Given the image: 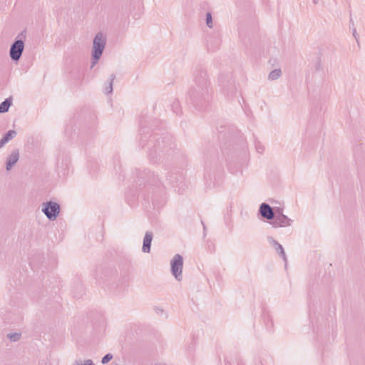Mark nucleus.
<instances>
[{"mask_svg": "<svg viewBox=\"0 0 365 365\" xmlns=\"http://www.w3.org/2000/svg\"><path fill=\"white\" fill-rule=\"evenodd\" d=\"M106 44V36L103 33H98L93 38L91 51V68L100 60Z\"/></svg>", "mask_w": 365, "mask_h": 365, "instance_id": "1", "label": "nucleus"}, {"mask_svg": "<svg viewBox=\"0 0 365 365\" xmlns=\"http://www.w3.org/2000/svg\"><path fill=\"white\" fill-rule=\"evenodd\" d=\"M42 206V212L48 220H55L57 218L60 212V206L57 202L51 201L46 202H43Z\"/></svg>", "mask_w": 365, "mask_h": 365, "instance_id": "2", "label": "nucleus"}, {"mask_svg": "<svg viewBox=\"0 0 365 365\" xmlns=\"http://www.w3.org/2000/svg\"><path fill=\"white\" fill-rule=\"evenodd\" d=\"M172 274L175 279L180 281L182 278V271L183 266V259L179 254H176L170 262Z\"/></svg>", "mask_w": 365, "mask_h": 365, "instance_id": "3", "label": "nucleus"}, {"mask_svg": "<svg viewBox=\"0 0 365 365\" xmlns=\"http://www.w3.org/2000/svg\"><path fill=\"white\" fill-rule=\"evenodd\" d=\"M24 48V43L22 40H16L11 46L9 55L13 61H19Z\"/></svg>", "mask_w": 365, "mask_h": 365, "instance_id": "4", "label": "nucleus"}, {"mask_svg": "<svg viewBox=\"0 0 365 365\" xmlns=\"http://www.w3.org/2000/svg\"><path fill=\"white\" fill-rule=\"evenodd\" d=\"M292 220L287 216L279 213L275 214L272 225L274 227H289L292 225Z\"/></svg>", "mask_w": 365, "mask_h": 365, "instance_id": "5", "label": "nucleus"}, {"mask_svg": "<svg viewBox=\"0 0 365 365\" xmlns=\"http://www.w3.org/2000/svg\"><path fill=\"white\" fill-rule=\"evenodd\" d=\"M19 159V153L18 150H13L7 158L6 170H10L12 167L18 162Z\"/></svg>", "mask_w": 365, "mask_h": 365, "instance_id": "6", "label": "nucleus"}, {"mask_svg": "<svg viewBox=\"0 0 365 365\" xmlns=\"http://www.w3.org/2000/svg\"><path fill=\"white\" fill-rule=\"evenodd\" d=\"M260 213L263 217L267 220H272L275 216L272 207L266 203H262L261 205Z\"/></svg>", "mask_w": 365, "mask_h": 365, "instance_id": "7", "label": "nucleus"}, {"mask_svg": "<svg viewBox=\"0 0 365 365\" xmlns=\"http://www.w3.org/2000/svg\"><path fill=\"white\" fill-rule=\"evenodd\" d=\"M153 240V234L150 232H147L143 239V252L148 253L150 250V245Z\"/></svg>", "mask_w": 365, "mask_h": 365, "instance_id": "8", "label": "nucleus"}, {"mask_svg": "<svg viewBox=\"0 0 365 365\" xmlns=\"http://www.w3.org/2000/svg\"><path fill=\"white\" fill-rule=\"evenodd\" d=\"M16 135L15 130H11L0 140V148H2L6 143L13 139Z\"/></svg>", "mask_w": 365, "mask_h": 365, "instance_id": "9", "label": "nucleus"}, {"mask_svg": "<svg viewBox=\"0 0 365 365\" xmlns=\"http://www.w3.org/2000/svg\"><path fill=\"white\" fill-rule=\"evenodd\" d=\"M12 99L11 98H6L4 101H3L0 104V113H5L8 111L10 106L11 105Z\"/></svg>", "mask_w": 365, "mask_h": 365, "instance_id": "10", "label": "nucleus"}, {"mask_svg": "<svg viewBox=\"0 0 365 365\" xmlns=\"http://www.w3.org/2000/svg\"><path fill=\"white\" fill-rule=\"evenodd\" d=\"M274 244L275 246L276 251L278 252L279 254L282 257L284 262H287V257H286L285 252L284 251V249H283L282 245H280L279 243H278L276 241L274 242Z\"/></svg>", "mask_w": 365, "mask_h": 365, "instance_id": "11", "label": "nucleus"}, {"mask_svg": "<svg viewBox=\"0 0 365 365\" xmlns=\"http://www.w3.org/2000/svg\"><path fill=\"white\" fill-rule=\"evenodd\" d=\"M282 75V71L280 69H274L271 71L269 74L268 78L271 81L278 79Z\"/></svg>", "mask_w": 365, "mask_h": 365, "instance_id": "12", "label": "nucleus"}, {"mask_svg": "<svg viewBox=\"0 0 365 365\" xmlns=\"http://www.w3.org/2000/svg\"><path fill=\"white\" fill-rule=\"evenodd\" d=\"M115 79V76L114 75H111L110 76V81L109 83V85L107 86L105 88H104V92L106 94H110L113 92V82Z\"/></svg>", "mask_w": 365, "mask_h": 365, "instance_id": "13", "label": "nucleus"}, {"mask_svg": "<svg viewBox=\"0 0 365 365\" xmlns=\"http://www.w3.org/2000/svg\"><path fill=\"white\" fill-rule=\"evenodd\" d=\"M72 365H95L91 359H86L85 361L76 360Z\"/></svg>", "mask_w": 365, "mask_h": 365, "instance_id": "14", "label": "nucleus"}, {"mask_svg": "<svg viewBox=\"0 0 365 365\" xmlns=\"http://www.w3.org/2000/svg\"><path fill=\"white\" fill-rule=\"evenodd\" d=\"M206 24H207V26L209 28H212L213 27L212 15H211L210 13H207V14H206Z\"/></svg>", "mask_w": 365, "mask_h": 365, "instance_id": "15", "label": "nucleus"}, {"mask_svg": "<svg viewBox=\"0 0 365 365\" xmlns=\"http://www.w3.org/2000/svg\"><path fill=\"white\" fill-rule=\"evenodd\" d=\"M8 338H9L11 341H16L20 339L21 334L19 333L9 334L7 335Z\"/></svg>", "mask_w": 365, "mask_h": 365, "instance_id": "16", "label": "nucleus"}, {"mask_svg": "<svg viewBox=\"0 0 365 365\" xmlns=\"http://www.w3.org/2000/svg\"><path fill=\"white\" fill-rule=\"evenodd\" d=\"M112 359H113V355L111 354H107L106 355H105L103 357V359L101 360V363L103 364H107Z\"/></svg>", "mask_w": 365, "mask_h": 365, "instance_id": "17", "label": "nucleus"}, {"mask_svg": "<svg viewBox=\"0 0 365 365\" xmlns=\"http://www.w3.org/2000/svg\"><path fill=\"white\" fill-rule=\"evenodd\" d=\"M314 4H317L319 2V0H312Z\"/></svg>", "mask_w": 365, "mask_h": 365, "instance_id": "18", "label": "nucleus"}, {"mask_svg": "<svg viewBox=\"0 0 365 365\" xmlns=\"http://www.w3.org/2000/svg\"><path fill=\"white\" fill-rule=\"evenodd\" d=\"M355 34H356V31L354 30V33H353V35L356 37Z\"/></svg>", "mask_w": 365, "mask_h": 365, "instance_id": "19", "label": "nucleus"}]
</instances>
